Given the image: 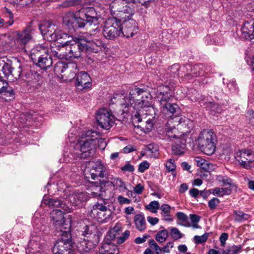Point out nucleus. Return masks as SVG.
Wrapping results in <instances>:
<instances>
[{"label":"nucleus","mask_w":254,"mask_h":254,"mask_svg":"<svg viewBox=\"0 0 254 254\" xmlns=\"http://www.w3.org/2000/svg\"><path fill=\"white\" fill-rule=\"evenodd\" d=\"M152 96L146 89L135 87L129 93H116L111 98L109 105L116 104L118 111L116 112L121 115L127 113L131 108L139 111L149 107L151 104Z\"/></svg>","instance_id":"obj_1"},{"label":"nucleus","mask_w":254,"mask_h":254,"mask_svg":"<svg viewBox=\"0 0 254 254\" xmlns=\"http://www.w3.org/2000/svg\"><path fill=\"white\" fill-rule=\"evenodd\" d=\"M64 211L55 209L51 213V217L57 230L61 231V238L57 240L53 248L54 254H79L72 243L69 232L70 226L65 223Z\"/></svg>","instance_id":"obj_2"},{"label":"nucleus","mask_w":254,"mask_h":254,"mask_svg":"<svg viewBox=\"0 0 254 254\" xmlns=\"http://www.w3.org/2000/svg\"><path fill=\"white\" fill-rule=\"evenodd\" d=\"M98 133L95 131L88 130L81 135V139L71 145L69 151L64 154L63 162H72L78 158H86L92 156L95 153Z\"/></svg>","instance_id":"obj_3"},{"label":"nucleus","mask_w":254,"mask_h":254,"mask_svg":"<svg viewBox=\"0 0 254 254\" xmlns=\"http://www.w3.org/2000/svg\"><path fill=\"white\" fill-rule=\"evenodd\" d=\"M64 23L70 29L83 28L85 25L92 26L98 24L97 13L93 7H83L75 13L67 12L63 18Z\"/></svg>","instance_id":"obj_4"},{"label":"nucleus","mask_w":254,"mask_h":254,"mask_svg":"<svg viewBox=\"0 0 254 254\" xmlns=\"http://www.w3.org/2000/svg\"><path fill=\"white\" fill-rule=\"evenodd\" d=\"M193 127V123L190 119L182 116H175L169 119L165 127L166 136L168 138H187Z\"/></svg>","instance_id":"obj_5"},{"label":"nucleus","mask_w":254,"mask_h":254,"mask_svg":"<svg viewBox=\"0 0 254 254\" xmlns=\"http://www.w3.org/2000/svg\"><path fill=\"white\" fill-rule=\"evenodd\" d=\"M81 37H75L73 40H67L64 42L65 59L71 60L77 59L85 54L88 56L91 53H96V49H93L86 43L83 42Z\"/></svg>","instance_id":"obj_6"},{"label":"nucleus","mask_w":254,"mask_h":254,"mask_svg":"<svg viewBox=\"0 0 254 254\" xmlns=\"http://www.w3.org/2000/svg\"><path fill=\"white\" fill-rule=\"evenodd\" d=\"M131 2L140 3L145 7L147 4L145 0H113L110 4V9L120 17H130L135 13Z\"/></svg>","instance_id":"obj_7"},{"label":"nucleus","mask_w":254,"mask_h":254,"mask_svg":"<svg viewBox=\"0 0 254 254\" xmlns=\"http://www.w3.org/2000/svg\"><path fill=\"white\" fill-rule=\"evenodd\" d=\"M39 29L44 39L49 41H57L61 39L67 40L70 36L58 29L57 26L49 21H46L39 26Z\"/></svg>","instance_id":"obj_8"},{"label":"nucleus","mask_w":254,"mask_h":254,"mask_svg":"<svg viewBox=\"0 0 254 254\" xmlns=\"http://www.w3.org/2000/svg\"><path fill=\"white\" fill-rule=\"evenodd\" d=\"M215 136L211 130L204 129L200 133L198 137V146L204 154L210 155L215 151L214 142Z\"/></svg>","instance_id":"obj_9"},{"label":"nucleus","mask_w":254,"mask_h":254,"mask_svg":"<svg viewBox=\"0 0 254 254\" xmlns=\"http://www.w3.org/2000/svg\"><path fill=\"white\" fill-rule=\"evenodd\" d=\"M109 18L105 22L103 35L108 39H114L122 34L120 21L117 17Z\"/></svg>","instance_id":"obj_10"},{"label":"nucleus","mask_w":254,"mask_h":254,"mask_svg":"<svg viewBox=\"0 0 254 254\" xmlns=\"http://www.w3.org/2000/svg\"><path fill=\"white\" fill-rule=\"evenodd\" d=\"M111 14L119 18L120 21V28L122 29V34L123 36L129 38L132 37L137 32V26L136 21L130 17L123 18L119 17L110 10Z\"/></svg>","instance_id":"obj_11"},{"label":"nucleus","mask_w":254,"mask_h":254,"mask_svg":"<svg viewBox=\"0 0 254 254\" xmlns=\"http://www.w3.org/2000/svg\"><path fill=\"white\" fill-rule=\"evenodd\" d=\"M77 69V65L75 63L66 64L62 61L57 62L54 67V71L56 73H63L62 77L65 76L67 78L66 80L69 81L75 76Z\"/></svg>","instance_id":"obj_12"},{"label":"nucleus","mask_w":254,"mask_h":254,"mask_svg":"<svg viewBox=\"0 0 254 254\" xmlns=\"http://www.w3.org/2000/svg\"><path fill=\"white\" fill-rule=\"evenodd\" d=\"M91 214L97 220L101 223L108 222L112 219V212L105 205L102 203H97L91 210Z\"/></svg>","instance_id":"obj_13"},{"label":"nucleus","mask_w":254,"mask_h":254,"mask_svg":"<svg viewBox=\"0 0 254 254\" xmlns=\"http://www.w3.org/2000/svg\"><path fill=\"white\" fill-rule=\"evenodd\" d=\"M96 120L98 125L105 129H110L115 123V117L111 111L106 109L99 110L96 115Z\"/></svg>","instance_id":"obj_14"},{"label":"nucleus","mask_w":254,"mask_h":254,"mask_svg":"<svg viewBox=\"0 0 254 254\" xmlns=\"http://www.w3.org/2000/svg\"><path fill=\"white\" fill-rule=\"evenodd\" d=\"M235 158L239 164L243 168L249 169L251 164L254 162V154L250 150H242L237 152Z\"/></svg>","instance_id":"obj_15"},{"label":"nucleus","mask_w":254,"mask_h":254,"mask_svg":"<svg viewBox=\"0 0 254 254\" xmlns=\"http://www.w3.org/2000/svg\"><path fill=\"white\" fill-rule=\"evenodd\" d=\"M173 94V91L169 86H159L156 91V100L159 103L160 106H165L171 101Z\"/></svg>","instance_id":"obj_16"},{"label":"nucleus","mask_w":254,"mask_h":254,"mask_svg":"<svg viewBox=\"0 0 254 254\" xmlns=\"http://www.w3.org/2000/svg\"><path fill=\"white\" fill-rule=\"evenodd\" d=\"M236 34L242 39L251 40L254 39V20L245 22L241 28L236 30Z\"/></svg>","instance_id":"obj_17"},{"label":"nucleus","mask_w":254,"mask_h":254,"mask_svg":"<svg viewBox=\"0 0 254 254\" xmlns=\"http://www.w3.org/2000/svg\"><path fill=\"white\" fill-rule=\"evenodd\" d=\"M32 29L30 26H27L25 29L21 31L15 32V42L18 44L21 49L32 39Z\"/></svg>","instance_id":"obj_18"},{"label":"nucleus","mask_w":254,"mask_h":254,"mask_svg":"<svg viewBox=\"0 0 254 254\" xmlns=\"http://www.w3.org/2000/svg\"><path fill=\"white\" fill-rule=\"evenodd\" d=\"M99 22L95 25L92 23V26L85 25L88 32L84 33L83 36H79L81 37L83 41L90 42L92 39H96L101 36V28L99 27Z\"/></svg>","instance_id":"obj_19"},{"label":"nucleus","mask_w":254,"mask_h":254,"mask_svg":"<svg viewBox=\"0 0 254 254\" xmlns=\"http://www.w3.org/2000/svg\"><path fill=\"white\" fill-rule=\"evenodd\" d=\"M0 70L2 72L4 77L10 78V79H11L10 76L14 77L16 79L19 78L22 72L21 67L19 66L17 71L13 73V68L11 65L2 60H0Z\"/></svg>","instance_id":"obj_20"},{"label":"nucleus","mask_w":254,"mask_h":254,"mask_svg":"<svg viewBox=\"0 0 254 254\" xmlns=\"http://www.w3.org/2000/svg\"><path fill=\"white\" fill-rule=\"evenodd\" d=\"M91 79L85 72L79 73L76 79V87L80 90H83L90 88L91 86Z\"/></svg>","instance_id":"obj_21"},{"label":"nucleus","mask_w":254,"mask_h":254,"mask_svg":"<svg viewBox=\"0 0 254 254\" xmlns=\"http://www.w3.org/2000/svg\"><path fill=\"white\" fill-rule=\"evenodd\" d=\"M108 175V172L106 166L101 161H97L91 170V177L92 179L95 180L98 177L104 178Z\"/></svg>","instance_id":"obj_22"},{"label":"nucleus","mask_w":254,"mask_h":254,"mask_svg":"<svg viewBox=\"0 0 254 254\" xmlns=\"http://www.w3.org/2000/svg\"><path fill=\"white\" fill-rule=\"evenodd\" d=\"M43 203L49 207H60L64 213H70L72 211V207H70L59 198H44Z\"/></svg>","instance_id":"obj_23"},{"label":"nucleus","mask_w":254,"mask_h":254,"mask_svg":"<svg viewBox=\"0 0 254 254\" xmlns=\"http://www.w3.org/2000/svg\"><path fill=\"white\" fill-rule=\"evenodd\" d=\"M170 141H173L174 138L171 140L169 138ZM176 139L175 144L172 145V152L174 155H180L184 153L186 150V141L187 138L181 137L179 138H174Z\"/></svg>","instance_id":"obj_24"},{"label":"nucleus","mask_w":254,"mask_h":254,"mask_svg":"<svg viewBox=\"0 0 254 254\" xmlns=\"http://www.w3.org/2000/svg\"><path fill=\"white\" fill-rule=\"evenodd\" d=\"M47 53H49L47 47L42 45H37L31 50L30 57L34 63H36V61Z\"/></svg>","instance_id":"obj_25"},{"label":"nucleus","mask_w":254,"mask_h":254,"mask_svg":"<svg viewBox=\"0 0 254 254\" xmlns=\"http://www.w3.org/2000/svg\"><path fill=\"white\" fill-rule=\"evenodd\" d=\"M54 43L51 47V56L59 59H65V46L64 42Z\"/></svg>","instance_id":"obj_26"},{"label":"nucleus","mask_w":254,"mask_h":254,"mask_svg":"<svg viewBox=\"0 0 254 254\" xmlns=\"http://www.w3.org/2000/svg\"><path fill=\"white\" fill-rule=\"evenodd\" d=\"M160 109L162 113L166 115L168 118H173L172 117L174 114L179 110V107L178 105L175 103H171V102H168L165 106H160Z\"/></svg>","instance_id":"obj_27"},{"label":"nucleus","mask_w":254,"mask_h":254,"mask_svg":"<svg viewBox=\"0 0 254 254\" xmlns=\"http://www.w3.org/2000/svg\"><path fill=\"white\" fill-rule=\"evenodd\" d=\"M87 196L83 192L74 193L69 197L70 203L74 206H79L86 200Z\"/></svg>","instance_id":"obj_28"},{"label":"nucleus","mask_w":254,"mask_h":254,"mask_svg":"<svg viewBox=\"0 0 254 254\" xmlns=\"http://www.w3.org/2000/svg\"><path fill=\"white\" fill-rule=\"evenodd\" d=\"M41 68L46 69L50 67L52 64V61L49 53H47L43 56L41 57L35 63Z\"/></svg>","instance_id":"obj_29"},{"label":"nucleus","mask_w":254,"mask_h":254,"mask_svg":"<svg viewBox=\"0 0 254 254\" xmlns=\"http://www.w3.org/2000/svg\"><path fill=\"white\" fill-rule=\"evenodd\" d=\"M210 70L204 64H199L193 65L191 68L190 75L192 76H198L203 75L204 73H208Z\"/></svg>","instance_id":"obj_30"},{"label":"nucleus","mask_w":254,"mask_h":254,"mask_svg":"<svg viewBox=\"0 0 254 254\" xmlns=\"http://www.w3.org/2000/svg\"><path fill=\"white\" fill-rule=\"evenodd\" d=\"M134 222L136 228L140 232L144 231L146 229V223L143 214H138L134 217Z\"/></svg>","instance_id":"obj_31"},{"label":"nucleus","mask_w":254,"mask_h":254,"mask_svg":"<svg viewBox=\"0 0 254 254\" xmlns=\"http://www.w3.org/2000/svg\"><path fill=\"white\" fill-rule=\"evenodd\" d=\"M1 97L5 101H11L14 98V93L11 87L7 85L6 88L0 92Z\"/></svg>","instance_id":"obj_32"},{"label":"nucleus","mask_w":254,"mask_h":254,"mask_svg":"<svg viewBox=\"0 0 254 254\" xmlns=\"http://www.w3.org/2000/svg\"><path fill=\"white\" fill-rule=\"evenodd\" d=\"M216 181L222 186H229L233 187L234 184L232 179L225 175H218L216 176Z\"/></svg>","instance_id":"obj_33"},{"label":"nucleus","mask_w":254,"mask_h":254,"mask_svg":"<svg viewBox=\"0 0 254 254\" xmlns=\"http://www.w3.org/2000/svg\"><path fill=\"white\" fill-rule=\"evenodd\" d=\"M111 183L121 192L127 190L125 183L118 178H112Z\"/></svg>","instance_id":"obj_34"},{"label":"nucleus","mask_w":254,"mask_h":254,"mask_svg":"<svg viewBox=\"0 0 254 254\" xmlns=\"http://www.w3.org/2000/svg\"><path fill=\"white\" fill-rule=\"evenodd\" d=\"M210 192L214 195L223 196L231 193V190L228 188H215L210 190Z\"/></svg>","instance_id":"obj_35"},{"label":"nucleus","mask_w":254,"mask_h":254,"mask_svg":"<svg viewBox=\"0 0 254 254\" xmlns=\"http://www.w3.org/2000/svg\"><path fill=\"white\" fill-rule=\"evenodd\" d=\"M80 252L89 253L95 248V245L90 241H83L81 244V248L78 247Z\"/></svg>","instance_id":"obj_36"},{"label":"nucleus","mask_w":254,"mask_h":254,"mask_svg":"<svg viewBox=\"0 0 254 254\" xmlns=\"http://www.w3.org/2000/svg\"><path fill=\"white\" fill-rule=\"evenodd\" d=\"M99 38H96V39H92L90 42H87V45H89L92 49L94 48L96 49L97 53L98 51V48H101L103 46V43L101 40L98 39Z\"/></svg>","instance_id":"obj_37"},{"label":"nucleus","mask_w":254,"mask_h":254,"mask_svg":"<svg viewBox=\"0 0 254 254\" xmlns=\"http://www.w3.org/2000/svg\"><path fill=\"white\" fill-rule=\"evenodd\" d=\"M26 77L28 82H36L39 80L41 76L34 70H31L26 74Z\"/></svg>","instance_id":"obj_38"},{"label":"nucleus","mask_w":254,"mask_h":254,"mask_svg":"<svg viewBox=\"0 0 254 254\" xmlns=\"http://www.w3.org/2000/svg\"><path fill=\"white\" fill-rule=\"evenodd\" d=\"M242 249L241 245L232 246L228 247L226 250L223 251V254H238Z\"/></svg>","instance_id":"obj_39"},{"label":"nucleus","mask_w":254,"mask_h":254,"mask_svg":"<svg viewBox=\"0 0 254 254\" xmlns=\"http://www.w3.org/2000/svg\"><path fill=\"white\" fill-rule=\"evenodd\" d=\"M168 236V232L167 230L164 229L160 231L156 235V240L159 243L165 242Z\"/></svg>","instance_id":"obj_40"},{"label":"nucleus","mask_w":254,"mask_h":254,"mask_svg":"<svg viewBox=\"0 0 254 254\" xmlns=\"http://www.w3.org/2000/svg\"><path fill=\"white\" fill-rule=\"evenodd\" d=\"M145 208L152 213H156L159 208V203L157 201H152L145 206Z\"/></svg>","instance_id":"obj_41"},{"label":"nucleus","mask_w":254,"mask_h":254,"mask_svg":"<svg viewBox=\"0 0 254 254\" xmlns=\"http://www.w3.org/2000/svg\"><path fill=\"white\" fill-rule=\"evenodd\" d=\"M110 245L108 244H104L100 249L99 253L100 254H118V251L116 250H112L109 251L108 249L110 247Z\"/></svg>","instance_id":"obj_42"},{"label":"nucleus","mask_w":254,"mask_h":254,"mask_svg":"<svg viewBox=\"0 0 254 254\" xmlns=\"http://www.w3.org/2000/svg\"><path fill=\"white\" fill-rule=\"evenodd\" d=\"M207 109L212 113H219L221 112V107L217 104L210 102L207 105Z\"/></svg>","instance_id":"obj_43"},{"label":"nucleus","mask_w":254,"mask_h":254,"mask_svg":"<svg viewBox=\"0 0 254 254\" xmlns=\"http://www.w3.org/2000/svg\"><path fill=\"white\" fill-rule=\"evenodd\" d=\"M235 214L236 219L238 221L248 220L250 217L249 214L245 213L241 210L235 211Z\"/></svg>","instance_id":"obj_44"},{"label":"nucleus","mask_w":254,"mask_h":254,"mask_svg":"<svg viewBox=\"0 0 254 254\" xmlns=\"http://www.w3.org/2000/svg\"><path fill=\"white\" fill-rule=\"evenodd\" d=\"M195 161L197 165L203 169H207V166L208 165L207 162L204 159L199 157H197L195 158Z\"/></svg>","instance_id":"obj_45"},{"label":"nucleus","mask_w":254,"mask_h":254,"mask_svg":"<svg viewBox=\"0 0 254 254\" xmlns=\"http://www.w3.org/2000/svg\"><path fill=\"white\" fill-rule=\"evenodd\" d=\"M177 216L178 219L181 221V225L187 226L188 223V217L183 212H179L177 213Z\"/></svg>","instance_id":"obj_46"},{"label":"nucleus","mask_w":254,"mask_h":254,"mask_svg":"<svg viewBox=\"0 0 254 254\" xmlns=\"http://www.w3.org/2000/svg\"><path fill=\"white\" fill-rule=\"evenodd\" d=\"M170 234L175 240H178L183 237V234L176 228H171Z\"/></svg>","instance_id":"obj_47"},{"label":"nucleus","mask_w":254,"mask_h":254,"mask_svg":"<svg viewBox=\"0 0 254 254\" xmlns=\"http://www.w3.org/2000/svg\"><path fill=\"white\" fill-rule=\"evenodd\" d=\"M208 234L204 233L201 236H195L193 238L194 242L196 244H200L205 242L208 238Z\"/></svg>","instance_id":"obj_48"},{"label":"nucleus","mask_w":254,"mask_h":254,"mask_svg":"<svg viewBox=\"0 0 254 254\" xmlns=\"http://www.w3.org/2000/svg\"><path fill=\"white\" fill-rule=\"evenodd\" d=\"M166 167L169 172L174 171L176 169L175 161L173 159H169L166 163Z\"/></svg>","instance_id":"obj_49"},{"label":"nucleus","mask_w":254,"mask_h":254,"mask_svg":"<svg viewBox=\"0 0 254 254\" xmlns=\"http://www.w3.org/2000/svg\"><path fill=\"white\" fill-rule=\"evenodd\" d=\"M161 214L164 216H169L171 207L166 204H164L160 207Z\"/></svg>","instance_id":"obj_50"},{"label":"nucleus","mask_w":254,"mask_h":254,"mask_svg":"<svg viewBox=\"0 0 254 254\" xmlns=\"http://www.w3.org/2000/svg\"><path fill=\"white\" fill-rule=\"evenodd\" d=\"M220 203V200L218 198L213 197L208 202V205L209 208L211 210L215 209L216 206Z\"/></svg>","instance_id":"obj_51"},{"label":"nucleus","mask_w":254,"mask_h":254,"mask_svg":"<svg viewBox=\"0 0 254 254\" xmlns=\"http://www.w3.org/2000/svg\"><path fill=\"white\" fill-rule=\"evenodd\" d=\"M122 228V224L120 223H117L115 224V226L111 230L110 232L111 234H113L114 237H115V235L119 233L120 231H121Z\"/></svg>","instance_id":"obj_52"},{"label":"nucleus","mask_w":254,"mask_h":254,"mask_svg":"<svg viewBox=\"0 0 254 254\" xmlns=\"http://www.w3.org/2000/svg\"><path fill=\"white\" fill-rule=\"evenodd\" d=\"M130 232L128 230H126L123 234V236L118 238L117 243L122 244L124 243L129 237Z\"/></svg>","instance_id":"obj_53"},{"label":"nucleus","mask_w":254,"mask_h":254,"mask_svg":"<svg viewBox=\"0 0 254 254\" xmlns=\"http://www.w3.org/2000/svg\"><path fill=\"white\" fill-rule=\"evenodd\" d=\"M149 245L151 247L154 249L157 254H159V251L161 250V248L157 244L153 239L149 240Z\"/></svg>","instance_id":"obj_54"},{"label":"nucleus","mask_w":254,"mask_h":254,"mask_svg":"<svg viewBox=\"0 0 254 254\" xmlns=\"http://www.w3.org/2000/svg\"><path fill=\"white\" fill-rule=\"evenodd\" d=\"M149 167V164L147 161H143L141 162L138 167V171L140 172L143 173L145 170L147 169Z\"/></svg>","instance_id":"obj_55"},{"label":"nucleus","mask_w":254,"mask_h":254,"mask_svg":"<svg viewBox=\"0 0 254 254\" xmlns=\"http://www.w3.org/2000/svg\"><path fill=\"white\" fill-rule=\"evenodd\" d=\"M91 189L92 190H93V191H92V193L95 196H99L101 195L100 191L101 190V187L100 185L92 186L91 187Z\"/></svg>","instance_id":"obj_56"},{"label":"nucleus","mask_w":254,"mask_h":254,"mask_svg":"<svg viewBox=\"0 0 254 254\" xmlns=\"http://www.w3.org/2000/svg\"><path fill=\"white\" fill-rule=\"evenodd\" d=\"M145 129L147 131H149L151 130L154 125V122L152 119H148L145 121Z\"/></svg>","instance_id":"obj_57"},{"label":"nucleus","mask_w":254,"mask_h":254,"mask_svg":"<svg viewBox=\"0 0 254 254\" xmlns=\"http://www.w3.org/2000/svg\"><path fill=\"white\" fill-rule=\"evenodd\" d=\"M124 153H129L136 150V147L132 145H128L125 147L123 149Z\"/></svg>","instance_id":"obj_58"},{"label":"nucleus","mask_w":254,"mask_h":254,"mask_svg":"<svg viewBox=\"0 0 254 254\" xmlns=\"http://www.w3.org/2000/svg\"><path fill=\"white\" fill-rule=\"evenodd\" d=\"M117 200L121 204H129L131 202L130 199L125 198L122 195H119L117 198Z\"/></svg>","instance_id":"obj_59"},{"label":"nucleus","mask_w":254,"mask_h":254,"mask_svg":"<svg viewBox=\"0 0 254 254\" xmlns=\"http://www.w3.org/2000/svg\"><path fill=\"white\" fill-rule=\"evenodd\" d=\"M200 191L195 188H192L190 190L189 193L190 196L194 198H196L199 194Z\"/></svg>","instance_id":"obj_60"},{"label":"nucleus","mask_w":254,"mask_h":254,"mask_svg":"<svg viewBox=\"0 0 254 254\" xmlns=\"http://www.w3.org/2000/svg\"><path fill=\"white\" fill-rule=\"evenodd\" d=\"M147 220L148 222L151 225H155L157 223H158L159 221L158 218L156 217H153L151 216H148L147 218Z\"/></svg>","instance_id":"obj_61"},{"label":"nucleus","mask_w":254,"mask_h":254,"mask_svg":"<svg viewBox=\"0 0 254 254\" xmlns=\"http://www.w3.org/2000/svg\"><path fill=\"white\" fill-rule=\"evenodd\" d=\"M122 170L131 172L134 171V167L132 165L128 163L122 168Z\"/></svg>","instance_id":"obj_62"},{"label":"nucleus","mask_w":254,"mask_h":254,"mask_svg":"<svg viewBox=\"0 0 254 254\" xmlns=\"http://www.w3.org/2000/svg\"><path fill=\"white\" fill-rule=\"evenodd\" d=\"M228 237V235L226 233H223L221 235L219 239L222 246H224L225 244V242L227 240Z\"/></svg>","instance_id":"obj_63"},{"label":"nucleus","mask_w":254,"mask_h":254,"mask_svg":"<svg viewBox=\"0 0 254 254\" xmlns=\"http://www.w3.org/2000/svg\"><path fill=\"white\" fill-rule=\"evenodd\" d=\"M143 189V187L140 184H138L134 188V191L137 194H140L142 193Z\"/></svg>","instance_id":"obj_64"}]
</instances>
